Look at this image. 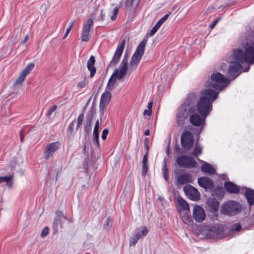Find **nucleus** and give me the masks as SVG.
I'll list each match as a JSON object with an SVG mask.
<instances>
[{
	"label": "nucleus",
	"mask_w": 254,
	"mask_h": 254,
	"mask_svg": "<svg viewBox=\"0 0 254 254\" xmlns=\"http://www.w3.org/2000/svg\"><path fill=\"white\" fill-rule=\"evenodd\" d=\"M232 58L233 61L229 66V77L233 80L240 74L239 70L242 68L241 64H252L254 63V43L248 42L244 46V50L238 49L234 50Z\"/></svg>",
	"instance_id": "1"
},
{
	"label": "nucleus",
	"mask_w": 254,
	"mask_h": 254,
	"mask_svg": "<svg viewBox=\"0 0 254 254\" xmlns=\"http://www.w3.org/2000/svg\"><path fill=\"white\" fill-rule=\"evenodd\" d=\"M196 98L195 93H189L183 104L179 107L177 115V121L179 126H182L184 124L185 120L188 118L189 113L195 112Z\"/></svg>",
	"instance_id": "2"
},
{
	"label": "nucleus",
	"mask_w": 254,
	"mask_h": 254,
	"mask_svg": "<svg viewBox=\"0 0 254 254\" xmlns=\"http://www.w3.org/2000/svg\"><path fill=\"white\" fill-rule=\"evenodd\" d=\"M241 209V206L239 202L230 200L222 204L220 207L221 214L232 216L238 213Z\"/></svg>",
	"instance_id": "3"
},
{
	"label": "nucleus",
	"mask_w": 254,
	"mask_h": 254,
	"mask_svg": "<svg viewBox=\"0 0 254 254\" xmlns=\"http://www.w3.org/2000/svg\"><path fill=\"white\" fill-rule=\"evenodd\" d=\"M211 79L212 86L219 90H222L229 83V80L219 72L213 73Z\"/></svg>",
	"instance_id": "4"
},
{
	"label": "nucleus",
	"mask_w": 254,
	"mask_h": 254,
	"mask_svg": "<svg viewBox=\"0 0 254 254\" xmlns=\"http://www.w3.org/2000/svg\"><path fill=\"white\" fill-rule=\"evenodd\" d=\"M194 139L193 134L188 130H185L181 137V144L185 151H190L193 147Z\"/></svg>",
	"instance_id": "5"
},
{
	"label": "nucleus",
	"mask_w": 254,
	"mask_h": 254,
	"mask_svg": "<svg viewBox=\"0 0 254 254\" xmlns=\"http://www.w3.org/2000/svg\"><path fill=\"white\" fill-rule=\"evenodd\" d=\"M176 163L180 167L186 168H193L196 165V162L192 157L183 154L177 158Z\"/></svg>",
	"instance_id": "6"
},
{
	"label": "nucleus",
	"mask_w": 254,
	"mask_h": 254,
	"mask_svg": "<svg viewBox=\"0 0 254 254\" xmlns=\"http://www.w3.org/2000/svg\"><path fill=\"white\" fill-rule=\"evenodd\" d=\"M56 216L54 219L52 229L53 234H57L59 230L63 228V225L64 223V220H67V217L64 214V213L60 210H57L55 212Z\"/></svg>",
	"instance_id": "7"
},
{
	"label": "nucleus",
	"mask_w": 254,
	"mask_h": 254,
	"mask_svg": "<svg viewBox=\"0 0 254 254\" xmlns=\"http://www.w3.org/2000/svg\"><path fill=\"white\" fill-rule=\"evenodd\" d=\"M126 44V39H124L118 43L117 49L113 56L112 60L108 65V68L116 66L119 62L123 54Z\"/></svg>",
	"instance_id": "8"
},
{
	"label": "nucleus",
	"mask_w": 254,
	"mask_h": 254,
	"mask_svg": "<svg viewBox=\"0 0 254 254\" xmlns=\"http://www.w3.org/2000/svg\"><path fill=\"white\" fill-rule=\"evenodd\" d=\"M202 97L197 102L196 110L205 119L206 118V88L203 89L202 91Z\"/></svg>",
	"instance_id": "9"
},
{
	"label": "nucleus",
	"mask_w": 254,
	"mask_h": 254,
	"mask_svg": "<svg viewBox=\"0 0 254 254\" xmlns=\"http://www.w3.org/2000/svg\"><path fill=\"white\" fill-rule=\"evenodd\" d=\"M185 194L191 200L197 201L200 199V193L196 188L190 185H186L183 188Z\"/></svg>",
	"instance_id": "10"
},
{
	"label": "nucleus",
	"mask_w": 254,
	"mask_h": 254,
	"mask_svg": "<svg viewBox=\"0 0 254 254\" xmlns=\"http://www.w3.org/2000/svg\"><path fill=\"white\" fill-rule=\"evenodd\" d=\"M206 217L205 210L203 208L198 205H195L193 209L192 218L198 223H201Z\"/></svg>",
	"instance_id": "11"
},
{
	"label": "nucleus",
	"mask_w": 254,
	"mask_h": 254,
	"mask_svg": "<svg viewBox=\"0 0 254 254\" xmlns=\"http://www.w3.org/2000/svg\"><path fill=\"white\" fill-rule=\"evenodd\" d=\"M61 143L59 141L52 142L49 144L44 151V157L46 160H48L60 148Z\"/></svg>",
	"instance_id": "12"
},
{
	"label": "nucleus",
	"mask_w": 254,
	"mask_h": 254,
	"mask_svg": "<svg viewBox=\"0 0 254 254\" xmlns=\"http://www.w3.org/2000/svg\"><path fill=\"white\" fill-rule=\"evenodd\" d=\"M183 172L184 170H180L176 172L178 183L181 185L191 182V175L188 173L181 174Z\"/></svg>",
	"instance_id": "13"
},
{
	"label": "nucleus",
	"mask_w": 254,
	"mask_h": 254,
	"mask_svg": "<svg viewBox=\"0 0 254 254\" xmlns=\"http://www.w3.org/2000/svg\"><path fill=\"white\" fill-rule=\"evenodd\" d=\"M241 193L244 194L250 205L254 204V190L247 187H242Z\"/></svg>",
	"instance_id": "14"
},
{
	"label": "nucleus",
	"mask_w": 254,
	"mask_h": 254,
	"mask_svg": "<svg viewBox=\"0 0 254 254\" xmlns=\"http://www.w3.org/2000/svg\"><path fill=\"white\" fill-rule=\"evenodd\" d=\"M171 14V12H169L168 13L165 14L164 16H163L154 26V27L152 28V29L150 31V32L148 33V35L150 37L153 36L156 32L158 31L161 26L163 24L164 22L166 20H167L170 15Z\"/></svg>",
	"instance_id": "15"
},
{
	"label": "nucleus",
	"mask_w": 254,
	"mask_h": 254,
	"mask_svg": "<svg viewBox=\"0 0 254 254\" xmlns=\"http://www.w3.org/2000/svg\"><path fill=\"white\" fill-rule=\"evenodd\" d=\"M195 226L197 228L196 234L199 239L201 240L206 239V224L205 223L199 225L195 224Z\"/></svg>",
	"instance_id": "16"
},
{
	"label": "nucleus",
	"mask_w": 254,
	"mask_h": 254,
	"mask_svg": "<svg viewBox=\"0 0 254 254\" xmlns=\"http://www.w3.org/2000/svg\"><path fill=\"white\" fill-rule=\"evenodd\" d=\"M95 58L94 56H91L87 61V66L88 70L90 71V77L92 78L95 74L96 68L94 66L95 64Z\"/></svg>",
	"instance_id": "17"
},
{
	"label": "nucleus",
	"mask_w": 254,
	"mask_h": 254,
	"mask_svg": "<svg viewBox=\"0 0 254 254\" xmlns=\"http://www.w3.org/2000/svg\"><path fill=\"white\" fill-rule=\"evenodd\" d=\"M224 186L225 190L230 193H237L240 191L239 188L231 182L225 183Z\"/></svg>",
	"instance_id": "18"
},
{
	"label": "nucleus",
	"mask_w": 254,
	"mask_h": 254,
	"mask_svg": "<svg viewBox=\"0 0 254 254\" xmlns=\"http://www.w3.org/2000/svg\"><path fill=\"white\" fill-rule=\"evenodd\" d=\"M221 230L217 225L207 227V238H214L220 234Z\"/></svg>",
	"instance_id": "19"
},
{
	"label": "nucleus",
	"mask_w": 254,
	"mask_h": 254,
	"mask_svg": "<svg viewBox=\"0 0 254 254\" xmlns=\"http://www.w3.org/2000/svg\"><path fill=\"white\" fill-rule=\"evenodd\" d=\"M190 121L193 126L199 127L201 125L203 120L200 115L194 112L190 116Z\"/></svg>",
	"instance_id": "20"
},
{
	"label": "nucleus",
	"mask_w": 254,
	"mask_h": 254,
	"mask_svg": "<svg viewBox=\"0 0 254 254\" xmlns=\"http://www.w3.org/2000/svg\"><path fill=\"white\" fill-rule=\"evenodd\" d=\"M207 205L212 212L217 211L220 207V203L216 198L207 199Z\"/></svg>",
	"instance_id": "21"
},
{
	"label": "nucleus",
	"mask_w": 254,
	"mask_h": 254,
	"mask_svg": "<svg viewBox=\"0 0 254 254\" xmlns=\"http://www.w3.org/2000/svg\"><path fill=\"white\" fill-rule=\"evenodd\" d=\"M97 11V10H96V11L93 13H92L91 15V17L88 18L86 23L84 24L82 27V32L89 33L90 28L93 24V19L95 18V15H96V12Z\"/></svg>",
	"instance_id": "22"
},
{
	"label": "nucleus",
	"mask_w": 254,
	"mask_h": 254,
	"mask_svg": "<svg viewBox=\"0 0 254 254\" xmlns=\"http://www.w3.org/2000/svg\"><path fill=\"white\" fill-rule=\"evenodd\" d=\"M224 195V191L222 187L217 186L212 190V196L215 198L219 199L223 198Z\"/></svg>",
	"instance_id": "23"
},
{
	"label": "nucleus",
	"mask_w": 254,
	"mask_h": 254,
	"mask_svg": "<svg viewBox=\"0 0 254 254\" xmlns=\"http://www.w3.org/2000/svg\"><path fill=\"white\" fill-rule=\"evenodd\" d=\"M75 121L73 120L69 125L67 128V132L66 134V138L68 142H71L74 138V135L73 134V127L74 126Z\"/></svg>",
	"instance_id": "24"
},
{
	"label": "nucleus",
	"mask_w": 254,
	"mask_h": 254,
	"mask_svg": "<svg viewBox=\"0 0 254 254\" xmlns=\"http://www.w3.org/2000/svg\"><path fill=\"white\" fill-rule=\"evenodd\" d=\"M112 98V95L110 90H106L101 97L100 103L108 105Z\"/></svg>",
	"instance_id": "25"
},
{
	"label": "nucleus",
	"mask_w": 254,
	"mask_h": 254,
	"mask_svg": "<svg viewBox=\"0 0 254 254\" xmlns=\"http://www.w3.org/2000/svg\"><path fill=\"white\" fill-rule=\"evenodd\" d=\"M3 182L6 183V185L9 188H12L13 184V175L12 174H9L4 176H1Z\"/></svg>",
	"instance_id": "26"
},
{
	"label": "nucleus",
	"mask_w": 254,
	"mask_h": 254,
	"mask_svg": "<svg viewBox=\"0 0 254 254\" xmlns=\"http://www.w3.org/2000/svg\"><path fill=\"white\" fill-rule=\"evenodd\" d=\"M219 92L207 89V101L213 102L218 97Z\"/></svg>",
	"instance_id": "27"
},
{
	"label": "nucleus",
	"mask_w": 254,
	"mask_h": 254,
	"mask_svg": "<svg viewBox=\"0 0 254 254\" xmlns=\"http://www.w3.org/2000/svg\"><path fill=\"white\" fill-rule=\"evenodd\" d=\"M143 55L141 54V53L135 51L131 57L130 64L132 65H137L140 61Z\"/></svg>",
	"instance_id": "28"
},
{
	"label": "nucleus",
	"mask_w": 254,
	"mask_h": 254,
	"mask_svg": "<svg viewBox=\"0 0 254 254\" xmlns=\"http://www.w3.org/2000/svg\"><path fill=\"white\" fill-rule=\"evenodd\" d=\"M178 202L181 207L182 209L184 210L189 211L190 210V205L188 202L180 196L177 197Z\"/></svg>",
	"instance_id": "29"
},
{
	"label": "nucleus",
	"mask_w": 254,
	"mask_h": 254,
	"mask_svg": "<svg viewBox=\"0 0 254 254\" xmlns=\"http://www.w3.org/2000/svg\"><path fill=\"white\" fill-rule=\"evenodd\" d=\"M148 232V229L146 227H141L140 229L136 230L134 234L135 236L138 237V239L144 237L146 236Z\"/></svg>",
	"instance_id": "30"
},
{
	"label": "nucleus",
	"mask_w": 254,
	"mask_h": 254,
	"mask_svg": "<svg viewBox=\"0 0 254 254\" xmlns=\"http://www.w3.org/2000/svg\"><path fill=\"white\" fill-rule=\"evenodd\" d=\"M92 129V122L86 121L84 126V131L85 132L84 140H86L89 137Z\"/></svg>",
	"instance_id": "31"
},
{
	"label": "nucleus",
	"mask_w": 254,
	"mask_h": 254,
	"mask_svg": "<svg viewBox=\"0 0 254 254\" xmlns=\"http://www.w3.org/2000/svg\"><path fill=\"white\" fill-rule=\"evenodd\" d=\"M183 222L188 225H193V221L191 217L190 211H187L182 216Z\"/></svg>",
	"instance_id": "32"
},
{
	"label": "nucleus",
	"mask_w": 254,
	"mask_h": 254,
	"mask_svg": "<svg viewBox=\"0 0 254 254\" xmlns=\"http://www.w3.org/2000/svg\"><path fill=\"white\" fill-rule=\"evenodd\" d=\"M148 159L146 158V156L143 157L142 161V176L145 177L148 172Z\"/></svg>",
	"instance_id": "33"
},
{
	"label": "nucleus",
	"mask_w": 254,
	"mask_h": 254,
	"mask_svg": "<svg viewBox=\"0 0 254 254\" xmlns=\"http://www.w3.org/2000/svg\"><path fill=\"white\" fill-rule=\"evenodd\" d=\"M147 42V39L146 38H144L138 45L135 51L143 55L145 52Z\"/></svg>",
	"instance_id": "34"
},
{
	"label": "nucleus",
	"mask_w": 254,
	"mask_h": 254,
	"mask_svg": "<svg viewBox=\"0 0 254 254\" xmlns=\"http://www.w3.org/2000/svg\"><path fill=\"white\" fill-rule=\"evenodd\" d=\"M127 71H125L124 70L121 69L116 68L115 69L113 75L116 77L117 79L121 80L122 78L124 77V76L127 74Z\"/></svg>",
	"instance_id": "35"
},
{
	"label": "nucleus",
	"mask_w": 254,
	"mask_h": 254,
	"mask_svg": "<svg viewBox=\"0 0 254 254\" xmlns=\"http://www.w3.org/2000/svg\"><path fill=\"white\" fill-rule=\"evenodd\" d=\"M96 114V109L94 108V106L90 107L86 115V121L92 122V120Z\"/></svg>",
	"instance_id": "36"
},
{
	"label": "nucleus",
	"mask_w": 254,
	"mask_h": 254,
	"mask_svg": "<svg viewBox=\"0 0 254 254\" xmlns=\"http://www.w3.org/2000/svg\"><path fill=\"white\" fill-rule=\"evenodd\" d=\"M117 78L115 77L114 75H112L108 81V82L107 83V86H106V90H112L114 87V85L115 84Z\"/></svg>",
	"instance_id": "37"
},
{
	"label": "nucleus",
	"mask_w": 254,
	"mask_h": 254,
	"mask_svg": "<svg viewBox=\"0 0 254 254\" xmlns=\"http://www.w3.org/2000/svg\"><path fill=\"white\" fill-rule=\"evenodd\" d=\"M34 64L32 63L28 64L26 67L23 69L22 72L26 76L30 73L31 70L34 67Z\"/></svg>",
	"instance_id": "38"
},
{
	"label": "nucleus",
	"mask_w": 254,
	"mask_h": 254,
	"mask_svg": "<svg viewBox=\"0 0 254 254\" xmlns=\"http://www.w3.org/2000/svg\"><path fill=\"white\" fill-rule=\"evenodd\" d=\"M162 171L163 173V176L165 181L167 182L169 181V176H168V169L167 166L166 160H164V165L162 168Z\"/></svg>",
	"instance_id": "39"
},
{
	"label": "nucleus",
	"mask_w": 254,
	"mask_h": 254,
	"mask_svg": "<svg viewBox=\"0 0 254 254\" xmlns=\"http://www.w3.org/2000/svg\"><path fill=\"white\" fill-rule=\"evenodd\" d=\"M108 105H106L104 103H100L99 104V115H100V120L102 121V119L103 116L104 115V113L106 109V106Z\"/></svg>",
	"instance_id": "40"
},
{
	"label": "nucleus",
	"mask_w": 254,
	"mask_h": 254,
	"mask_svg": "<svg viewBox=\"0 0 254 254\" xmlns=\"http://www.w3.org/2000/svg\"><path fill=\"white\" fill-rule=\"evenodd\" d=\"M26 76V75H25L23 73H22L21 72V73L20 74L19 76H18V77L17 78V79L14 82L13 85L15 86L18 85L20 84H21L24 81Z\"/></svg>",
	"instance_id": "41"
},
{
	"label": "nucleus",
	"mask_w": 254,
	"mask_h": 254,
	"mask_svg": "<svg viewBox=\"0 0 254 254\" xmlns=\"http://www.w3.org/2000/svg\"><path fill=\"white\" fill-rule=\"evenodd\" d=\"M199 185L206 191V176L200 177L198 179Z\"/></svg>",
	"instance_id": "42"
},
{
	"label": "nucleus",
	"mask_w": 254,
	"mask_h": 254,
	"mask_svg": "<svg viewBox=\"0 0 254 254\" xmlns=\"http://www.w3.org/2000/svg\"><path fill=\"white\" fill-rule=\"evenodd\" d=\"M112 221L111 217L108 216L105 222V224L104 225V229H105L107 232H108L110 230L112 227V224H110V222Z\"/></svg>",
	"instance_id": "43"
},
{
	"label": "nucleus",
	"mask_w": 254,
	"mask_h": 254,
	"mask_svg": "<svg viewBox=\"0 0 254 254\" xmlns=\"http://www.w3.org/2000/svg\"><path fill=\"white\" fill-rule=\"evenodd\" d=\"M174 151L175 153L181 155H182V153H188L189 152V151H185L183 148L181 149L179 145L177 143H176L174 147Z\"/></svg>",
	"instance_id": "44"
},
{
	"label": "nucleus",
	"mask_w": 254,
	"mask_h": 254,
	"mask_svg": "<svg viewBox=\"0 0 254 254\" xmlns=\"http://www.w3.org/2000/svg\"><path fill=\"white\" fill-rule=\"evenodd\" d=\"M89 157L87 154L86 157L84 159V161L82 163L83 167L86 173L88 172V162H89Z\"/></svg>",
	"instance_id": "45"
},
{
	"label": "nucleus",
	"mask_w": 254,
	"mask_h": 254,
	"mask_svg": "<svg viewBox=\"0 0 254 254\" xmlns=\"http://www.w3.org/2000/svg\"><path fill=\"white\" fill-rule=\"evenodd\" d=\"M201 148L199 146H195L193 148V152L192 153V155L195 156V157H197L201 153Z\"/></svg>",
	"instance_id": "46"
},
{
	"label": "nucleus",
	"mask_w": 254,
	"mask_h": 254,
	"mask_svg": "<svg viewBox=\"0 0 254 254\" xmlns=\"http://www.w3.org/2000/svg\"><path fill=\"white\" fill-rule=\"evenodd\" d=\"M127 64L128 62H126L125 60H122L120 64V69L127 71L128 68Z\"/></svg>",
	"instance_id": "47"
},
{
	"label": "nucleus",
	"mask_w": 254,
	"mask_h": 254,
	"mask_svg": "<svg viewBox=\"0 0 254 254\" xmlns=\"http://www.w3.org/2000/svg\"><path fill=\"white\" fill-rule=\"evenodd\" d=\"M215 174V169L211 164L207 163V175H211Z\"/></svg>",
	"instance_id": "48"
},
{
	"label": "nucleus",
	"mask_w": 254,
	"mask_h": 254,
	"mask_svg": "<svg viewBox=\"0 0 254 254\" xmlns=\"http://www.w3.org/2000/svg\"><path fill=\"white\" fill-rule=\"evenodd\" d=\"M138 237H137L134 235L129 240V246H135V245L137 243L138 241Z\"/></svg>",
	"instance_id": "49"
},
{
	"label": "nucleus",
	"mask_w": 254,
	"mask_h": 254,
	"mask_svg": "<svg viewBox=\"0 0 254 254\" xmlns=\"http://www.w3.org/2000/svg\"><path fill=\"white\" fill-rule=\"evenodd\" d=\"M86 78L87 77L86 76H85L84 77V79H83V80L80 81V82H79L77 84V87L79 89H81L83 87H84L86 85Z\"/></svg>",
	"instance_id": "50"
},
{
	"label": "nucleus",
	"mask_w": 254,
	"mask_h": 254,
	"mask_svg": "<svg viewBox=\"0 0 254 254\" xmlns=\"http://www.w3.org/2000/svg\"><path fill=\"white\" fill-rule=\"evenodd\" d=\"M241 229V226L239 223H235L233 225H232L231 227V230L232 231H240Z\"/></svg>",
	"instance_id": "51"
},
{
	"label": "nucleus",
	"mask_w": 254,
	"mask_h": 254,
	"mask_svg": "<svg viewBox=\"0 0 254 254\" xmlns=\"http://www.w3.org/2000/svg\"><path fill=\"white\" fill-rule=\"evenodd\" d=\"M49 232V228L45 227L42 231L40 236L41 238H44L48 235Z\"/></svg>",
	"instance_id": "52"
},
{
	"label": "nucleus",
	"mask_w": 254,
	"mask_h": 254,
	"mask_svg": "<svg viewBox=\"0 0 254 254\" xmlns=\"http://www.w3.org/2000/svg\"><path fill=\"white\" fill-rule=\"evenodd\" d=\"M57 105H54L52 106L51 108L48 111V112L46 113V116L48 117H50L52 113L56 111V110L57 109Z\"/></svg>",
	"instance_id": "53"
},
{
	"label": "nucleus",
	"mask_w": 254,
	"mask_h": 254,
	"mask_svg": "<svg viewBox=\"0 0 254 254\" xmlns=\"http://www.w3.org/2000/svg\"><path fill=\"white\" fill-rule=\"evenodd\" d=\"M89 33H87V32L84 33L82 31L81 40L82 41L88 42L89 40Z\"/></svg>",
	"instance_id": "54"
},
{
	"label": "nucleus",
	"mask_w": 254,
	"mask_h": 254,
	"mask_svg": "<svg viewBox=\"0 0 254 254\" xmlns=\"http://www.w3.org/2000/svg\"><path fill=\"white\" fill-rule=\"evenodd\" d=\"M74 22V21H72L70 22V25L69 26V27L66 29V32H65V33L64 34V36L63 37V39H64L67 36L68 34L69 33L70 31H71V29L72 28Z\"/></svg>",
	"instance_id": "55"
},
{
	"label": "nucleus",
	"mask_w": 254,
	"mask_h": 254,
	"mask_svg": "<svg viewBox=\"0 0 254 254\" xmlns=\"http://www.w3.org/2000/svg\"><path fill=\"white\" fill-rule=\"evenodd\" d=\"M214 186V181L207 177V189H212Z\"/></svg>",
	"instance_id": "56"
},
{
	"label": "nucleus",
	"mask_w": 254,
	"mask_h": 254,
	"mask_svg": "<svg viewBox=\"0 0 254 254\" xmlns=\"http://www.w3.org/2000/svg\"><path fill=\"white\" fill-rule=\"evenodd\" d=\"M109 133V130L108 128H105L102 133L101 137L103 140H105L107 138V136Z\"/></svg>",
	"instance_id": "57"
},
{
	"label": "nucleus",
	"mask_w": 254,
	"mask_h": 254,
	"mask_svg": "<svg viewBox=\"0 0 254 254\" xmlns=\"http://www.w3.org/2000/svg\"><path fill=\"white\" fill-rule=\"evenodd\" d=\"M99 137L93 136L92 140L94 145H96L97 147L100 148V143L99 141Z\"/></svg>",
	"instance_id": "58"
},
{
	"label": "nucleus",
	"mask_w": 254,
	"mask_h": 254,
	"mask_svg": "<svg viewBox=\"0 0 254 254\" xmlns=\"http://www.w3.org/2000/svg\"><path fill=\"white\" fill-rule=\"evenodd\" d=\"M84 119V113H82L79 115L77 119V123L82 124Z\"/></svg>",
	"instance_id": "59"
},
{
	"label": "nucleus",
	"mask_w": 254,
	"mask_h": 254,
	"mask_svg": "<svg viewBox=\"0 0 254 254\" xmlns=\"http://www.w3.org/2000/svg\"><path fill=\"white\" fill-rule=\"evenodd\" d=\"M87 139L84 140V139L83 141H82V144L83 145V149H82V152H83V153L84 154H85L86 152V146H87Z\"/></svg>",
	"instance_id": "60"
},
{
	"label": "nucleus",
	"mask_w": 254,
	"mask_h": 254,
	"mask_svg": "<svg viewBox=\"0 0 254 254\" xmlns=\"http://www.w3.org/2000/svg\"><path fill=\"white\" fill-rule=\"evenodd\" d=\"M92 98V96L90 97V98L88 99V100L87 101V102H86V103L85 104V105H84V107L83 108L82 110V113H83L85 114V112L87 109V108L88 107L89 104V103L90 102V100Z\"/></svg>",
	"instance_id": "61"
},
{
	"label": "nucleus",
	"mask_w": 254,
	"mask_h": 254,
	"mask_svg": "<svg viewBox=\"0 0 254 254\" xmlns=\"http://www.w3.org/2000/svg\"><path fill=\"white\" fill-rule=\"evenodd\" d=\"M212 102L207 101V116L212 110Z\"/></svg>",
	"instance_id": "62"
},
{
	"label": "nucleus",
	"mask_w": 254,
	"mask_h": 254,
	"mask_svg": "<svg viewBox=\"0 0 254 254\" xmlns=\"http://www.w3.org/2000/svg\"><path fill=\"white\" fill-rule=\"evenodd\" d=\"M220 18H217V19H215L212 23H211L210 25H209V27L211 28V29H213L215 26L216 25V24L218 23V22L219 21Z\"/></svg>",
	"instance_id": "63"
},
{
	"label": "nucleus",
	"mask_w": 254,
	"mask_h": 254,
	"mask_svg": "<svg viewBox=\"0 0 254 254\" xmlns=\"http://www.w3.org/2000/svg\"><path fill=\"white\" fill-rule=\"evenodd\" d=\"M99 128H94L93 136L99 137Z\"/></svg>",
	"instance_id": "64"
}]
</instances>
